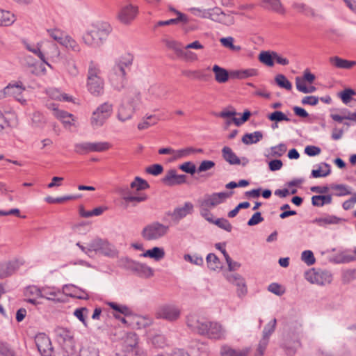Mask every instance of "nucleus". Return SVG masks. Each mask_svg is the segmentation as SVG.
Segmentation results:
<instances>
[{
	"label": "nucleus",
	"mask_w": 356,
	"mask_h": 356,
	"mask_svg": "<svg viewBox=\"0 0 356 356\" xmlns=\"http://www.w3.org/2000/svg\"><path fill=\"white\" fill-rule=\"evenodd\" d=\"M134 60L133 55L126 54L116 59L112 67L108 79L114 89L120 91L126 84V69L131 66Z\"/></svg>",
	"instance_id": "nucleus-1"
},
{
	"label": "nucleus",
	"mask_w": 356,
	"mask_h": 356,
	"mask_svg": "<svg viewBox=\"0 0 356 356\" xmlns=\"http://www.w3.org/2000/svg\"><path fill=\"white\" fill-rule=\"evenodd\" d=\"M186 323L190 328L201 335H205L213 339L225 338V329L217 322L200 321L195 316H190L187 318Z\"/></svg>",
	"instance_id": "nucleus-2"
},
{
	"label": "nucleus",
	"mask_w": 356,
	"mask_h": 356,
	"mask_svg": "<svg viewBox=\"0 0 356 356\" xmlns=\"http://www.w3.org/2000/svg\"><path fill=\"white\" fill-rule=\"evenodd\" d=\"M111 26L106 22H97L91 26L83 35V42L93 48L100 47L111 32Z\"/></svg>",
	"instance_id": "nucleus-3"
},
{
	"label": "nucleus",
	"mask_w": 356,
	"mask_h": 356,
	"mask_svg": "<svg viewBox=\"0 0 356 356\" xmlns=\"http://www.w3.org/2000/svg\"><path fill=\"white\" fill-rule=\"evenodd\" d=\"M24 47L30 52L37 56L41 61H44V55H49L52 58H58L60 51L57 45L49 41H43L37 44L23 42Z\"/></svg>",
	"instance_id": "nucleus-4"
},
{
	"label": "nucleus",
	"mask_w": 356,
	"mask_h": 356,
	"mask_svg": "<svg viewBox=\"0 0 356 356\" xmlns=\"http://www.w3.org/2000/svg\"><path fill=\"white\" fill-rule=\"evenodd\" d=\"M233 14L234 11L225 13L220 7L215 6L208 8L203 13L204 19H209L214 22L226 26H230L235 24V18Z\"/></svg>",
	"instance_id": "nucleus-5"
},
{
	"label": "nucleus",
	"mask_w": 356,
	"mask_h": 356,
	"mask_svg": "<svg viewBox=\"0 0 356 356\" xmlns=\"http://www.w3.org/2000/svg\"><path fill=\"white\" fill-rule=\"evenodd\" d=\"M113 104L104 102L99 105L92 113L90 124L94 129L103 126L105 122L111 115Z\"/></svg>",
	"instance_id": "nucleus-6"
},
{
	"label": "nucleus",
	"mask_w": 356,
	"mask_h": 356,
	"mask_svg": "<svg viewBox=\"0 0 356 356\" xmlns=\"http://www.w3.org/2000/svg\"><path fill=\"white\" fill-rule=\"evenodd\" d=\"M168 230V226L159 222H153L143 228L141 235L147 241H154L165 236Z\"/></svg>",
	"instance_id": "nucleus-7"
},
{
	"label": "nucleus",
	"mask_w": 356,
	"mask_h": 356,
	"mask_svg": "<svg viewBox=\"0 0 356 356\" xmlns=\"http://www.w3.org/2000/svg\"><path fill=\"white\" fill-rule=\"evenodd\" d=\"M111 145L108 142H84L74 145V152L79 154H86L89 152H102L108 150Z\"/></svg>",
	"instance_id": "nucleus-8"
},
{
	"label": "nucleus",
	"mask_w": 356,
	"mask_h": 356,
	"mask_svg": "<svg viewBox=\"0 0 356 356\" xmlns=\"http://www.w3.org/2000/svg\"><path fill=\"white\" fill-rule=\"evenodd\" d=\"M180 308L172 304L161 305L156 312V318L163 319L170 322L177 321L180 317Z\"/></svg>",
	"instance_id": "nucleus-9"
},
{
	"label": "nucleus",
	"mask_w": 356,
	"mask_h": 356,
	"mask_svg": "<svg viewBox=\"0 0 356 356\" xmlns=\"http://www.w3.org/2000/svg\"><path fill=\"white\" fill-rule=\"evenodd\" d=\"M234 192H220L213 193L210 195H206L202 200L200 201V207L214 208L220 204L223 203L225 200L232 196Z\"/></svg>",
	"instance_id": "nucleus-10"
},
{
	"label": "nucleus",
	"mask_w": 356,
	"mask_h": 356,
	"mask_svg": "<svg viewBox=\"0 0 356 356\" xmlns=\"http://www.w3.org/2000/svg\"><path fill=\"white\" fill-rule=\"evenodd\" d=\"M300 346V332L299 330L289 333L282 345L286 354L289 356L294 355Z\"/></svg>",
	"instance_id": "nucleus-11"
},
{
	"label": "nucleus",
	"mask_w": 356,
	"mask_h": 356,
	"mask_svg": "<svg viewBox=\"0 0 356 356\" xmlns=\"http://www.w3.org/2000/svg\"><path fill=\"white\" fill-rule=\"evenodd\" d=\"M138 14V7L131 3L124 5L120 9L117 18L123 24H131Z\"/></svg>",
	"instance_id": "nucleus-12"
},
{
	"label": "nucleus",
	"mask_w": 356,
	"mask_h": 356,
	"mask_svg": "<svg viewBox=\"0 0 356 356\" xmlns=\"http://www.w3.org/2000/svg\"><path fill=\"white\" fill-rule=\"evenodd\" d=\"M306 279L312 284L325 285L330 284L332 280V275L327 270H311L306 273Z\"/></svg>",
	"instance_id": "nucleus-13"
},
{
	"label": "nucleus",
	"mask_w": 356,
	"mask_h": 356,
	"mask_svg": "<svg viewBox=\"0 0 356 356\" xmlns=\"http://www.w3.org/2000/svg\"><path fill=\"white\" fill-rule=\"evenodd\" d=\"M127 266L129 270L140 277L149 278L154 275V270L145 264L128 259Z\"/></svg>",
	"instance_id": "nucleus-14"
},
{
	"label": "nucleus",
	"mask_w": 356,
	"mask_h": 356,
	"mask_svg": "<svg viewBox=\"0 0 356 356\" xmlns=\"http://www.w3.org/2000/svg\"><path fill=\"white\" fill-rule=\"evenodd\" d=\"M35 342L42 356H51L53 347L50 339L44 333L36 335Z\"/></svg>",
	"instance_id": "nucleus-15"
},
{
	"label": "nucleus",
	"mask_w": 356,
	"mask_h": 356,
	"mask_svg": "<svg viewBox=\"0 0 356 356\" xmlns=\"http://www.w3.org/2000/svg\"><path fill=\"white\" fill-rule=\"evenodd\" d=\"M193 204L190 202H186L182 206H179L172 211L168 212V215L170 216L172 222L178 223L181 219L193 212Z\"/></svg>",
	"instance_id": "nucleus-16"
},
{
	"label": "nucleus",
	"mask_w": 356,
	"mask_h": 356,
	"mask_svg": "<svg viewBox=\"0 0 356 356\" xmlns=\"http://www.w3.org/2000/svg\"><path fill=\"white\" fill-rule=\"evenodd\" d=\"M227 280L236 286L237 296L242 298L247 294L248 289L245 279L238 273H232L226 276Z\"/></svg>",
	"instance_id": "nucleus-17"
},
{
	"label": "nucleus",
	"mask_w": 356,
	"mask_h": 356,
	"mask_svg": "<svg viewBox=\"0 0 356 356\" xmlns=\"http://www.w3.org/2000/svg\"><path fill=\"white\" fill-rule=\"evenodd\" d=\"M161 181L168 186L180 185L186 181V176L185 175H178L176 170L171 169L165 173Z\"/></svg>",
	"instance_id": "nucleus-18"
},
{
	"label": "nucleus",
	"mask_w": 356,
	"mask_h": 356,
	"mask_svg": "<svg viewBox=\"0 0 356 356\" xmlns=\"http://www.w3.org/2000/svg\"><path fill=\"white\" fill-rule=\"evenodd\" d=\"M22 265V262L18 259L0 264V278H5L12 275Z\"/></svg>",
	"instance_id": "nucleus-19"
},
{
	"label": "nucleus",
	"mask_w": 356,
	"mask_h": 356,
	"mask_svg": "<svg viewBox=\"0 0 356 356\" xmlns=\"http://www.w3.org/2000/svg\"><path fill=\"white\" fill-rule=\"evenodd\" d=\"M222 154L223 159L231 165H245L248 163L249 161L247 158H242L240 159L232 149L229 147H224L222 149Z\"/></svg>",
	"instance_id": "nucleus-20"
},
{
	"label": "nucleus",
	"mask_w": 356,
	"mask_h": 356,
	"mask_svg": "<svg viewBox=\"0 0 356 356\" xmlns=\"http://www.w3.org/2000/svg\"><path fill=\"white\" fill-rule=\"evenodd\" d=\"M25 90V88L22 82H17L15 83H10L3 89V92L6 95L14 97L17 101L20 102H25V99L21 98L22 92Z\"/></svg>",
	"instance_id": "nucleus-21"
},
{
	"label": "nucleus",
	"mask_w": 356,
	"mask_h": 356,
	"mask_svg": "<svg viewBox=\"0 0 356 356\" xmlns=\"http://www.w3.org/2000/svg\"><path fill=\"white\" fill-rule=\"evenodd\" d=\"M62 294L63 293L60 291V290L55 287H42L41 298H46L48 300H51L54 302H62Z\"/></svg>",
	"instance_id": "nucleus-22"
},
{
	"label": "nucleus",
	"mask_w": 356,
	"mask_h": 356,
	"mask_svg": "<svg viewBox=\"0 0 356 356\" xmlns=\"http://www.w3.org/2000/svg\"><path fill=\"white\" fill-rule=\"evenodd\" d=\"M55 335L60 343L68 344L74 346V335L73 333L67 329L58 327L54 330Z\"/></svg>",
	"instance_id": "nucleus-23"
},
{
	"label": "nucleus",
	"mask_w": 356,
	"mask_h": 356,
	"mask_svg": "<svg viewBox=\"0 0 356 356\" xmlns=\"http://www.w3.org/2000/svg\"><path fill=\"white\" fill-rule=\"evenodd\" d=\"M52 109L54 115L62 122L65 127H69L74 125L76 118L72 114L63 110H59L55 107L54 105H53Z\"/></svg>",
	"instance_id": "nucleus-24"
},
{
	"label": "nucleus",
	"mask_w": 356,
	"mask_h": 356,
	"mask_svg": "<svg viewBox=\"0 0 356 356\" xmlns=\"http://www.w3.org/2000/svg\"><path fill=\"white\" fill-rule=\"evenodd\" d=\"M134 112L133 108H131L122 100L118 110L117 118L120 122H124L132 118Z\"/></svg>",
	"instance_id": "nucleus-25"
},
{
	"label": "nucleus",
	"mask_w": 356,
	"mask_h": 356,
	"mask_svg": "<svg viewBox=\"0 0 356 356\" xmlns=\"http://www.w3.org/2000/svg\"><path fill=\"white\" fill-rule=\"evenodd\" d=\"M63 292L69 296L79 299L86 300L88 295L84 290H82L73 284H66L63 287Z\"/></svg>",
	"instance_id": "nucleus-26"
},
{
	"label": "nucleus",
	"mask_w": 356,
	"mask_h": 356,
	"mask_svg": "<svg viewBox=\"0 0 356 356\" xmlns=\"http://www.w3.org/2000/svg\"><path fill=\"white\" fill-rule=\"evenodd\" d=\"M104 80L103 79L87 80V87L88 91L95 96H99L104 92Z\"/></svg>",
	"instance_id": "nucleus-27"
},
{
	"label": "nucleus",
	"mask_w": 356,
	"mask_h": 356,
	"mask_svg": "<svg viewBox=\"0 0 356 356\" xmlns=\"http://www.w3.org/2000/svg\"><path fill=\"white\" fill-rule=\"evenodd\" d=\"M170 10L173 11L177 17L175 19H170L166 21H159L157 23L158 26H166V25H172L177 24L179 23H181L183 24H186L188 22V18L187 15L185 14L175 10V8H170Z\"/></svg>",
	"instance_id": "nucleus-28"
},
{
	"label": "nucleus",
	"mask_w": 356,
	"mask_h": 356,
	"mask_svg": "<svg viewBox=\"0 0 356 356\" xmlns=\"http://www.w3.org/2000/svg\"><path fill=\"white\" fill-rule=\"evenodd\" d=\"M250 352V348L236 350L228 346H222L220 350V353L222 356H248Z\"/></svg>",
	"instance_id": "nucleus-29"
},
{
	"label": "nucleus",
	"mask_w": 356,
	"mask_h": 356,
	"mask_svg": "<svg viewBox=\"0 0 356 356\" xmlns=\"http://www.w3.org/2000/svg\"><path fill=\"white\" fill-rule=\"evenodd\" d=\"M329 61L333 66L340 69H350L356 65V61L348 60L339 56L330 57Z\"/></svg>",
	"instance_id": "nucleus-30"
},
{
	"label": "nucleus",
	"mask_w": 356,
	"mask_h": 356,
	"mask_svg": "<svg viewBox=\"0 0 356 356\" xmlns=\"http://www.w3.org/2000/svg\"><path fill=\"white\" fill-rule=\"evenodd\" d=\"M16 21L14 13L0 8V26H10Z\"/></svg>",
	"instance_id": "nucleus-31"
},
{
	"label": "nucleus",
	"mask_w": 356,
	"mask_h": 356,
	"mask_svg": "<svg viewBox=\"0 0 356 356\" xmlns=\"http://www.w3.org/2000/svg\"><path fill=\"white\" fill-rule=\"evenodd\" d=\"M122 100L136 111L141 103V96L138 92L134 91L128 94Z\"/></svg>",
	"instance_id": "nucleus-32"
},
{
	"label": "nucleus",
	"mask_w": 356,
	"mask_h": 356,
	"mask_svg": "<svg viewBox=\"0 0 356 356\" xmlns=\"http://www.w3.org/2000/svg\"><path fill=\"white\" fill-rule=\"evenodd\" d=\"M212 71L215 75V80L219 83H226L229 80V74L228 71L218 65H214Z\"/></svg>",
	"instance_id": "nucleus-33"
},
{
	"label": "nucleus",
	"mask_w": 356,
	"mask_h": 356,
	"mask_svg": "<svg viewBox=\"0 0 356 356\" xmlns=\"http://www.w3.org/2000/svg\"><path fill=\"white\" fill-rule=\"evenodd\" d=\"M343 220L333 215H327L324 217L316 218L313 220L314 223L317 224L318 226L325 227L327 225H337L341 222Z\"/></svg>",
	"instance_id": "nucleus-34"
},
{
	"label": "nucleus",
	"mask_w": 356,
	"mask_h": 356,
	"mask_svg": "<svg viewBox=\"0 0 356 356\" xmlns=\"http://www.w3.org/2000/svg\"><path fill=\"white\" fill-rule=\"evenodd\" d=\"M258 74V71L256 69H245L234 70L230 72V76L233 78L243 79L251 76H255Z\"/></svg>",
	"instance_id": "nucleus-35"
},
{
	"label": "nucleus",
	"mask_w": 356,
	"mask_h": 356,
	"mask_svg": "<svg viewBox=\"0 0 356 356\" xmlns=\"http://www.w3.org/2000/svg\"><path fill=\"white\" fill-rule=\"evenodd\" d=\"M202 152V149H195L192 147H188L180 149L175 150L174 160H179L186 158L191 154Z\"/></svg>",
	"instance_id": "nucleus-36"
},
{
	"label": "nucleus",
	"mask_w": 356,
	"mask_h": 356,
	"mask_svg": "<svg viewBox=\"0 0 356 356\" xmlns=\"http://www.w3.org/2000/svg\"><path fill=\"white\" fill-rule=\"evenodd\" d=\"M141 256L149 257L158 261L164 258L165 251L162 248L154 247L152 249L147 250L145 252L142 254Z\"/></svg>",
	"instance_id": "nucleus-37"
},
{
	"label": "nucleus",
	"mask_w": 356,
	"mask_h": 356,
	"mask_svg": "<svg viewBox=\"0 0 356 356\" xmlns=\"http://www.w3.org/2000/svg\"><path fill=\"white\" fill-rule=\"evenodd\" d=\"M61 45L65 47L67 49L74 51L79 52L81 51V47L77 43V42L73 39L71 36L66 34L65 37H63V40L60 43Z\"/></svg>",
	"instance_id": "nucleus-38"
},
{
	"label": "nucleus",
	"mask_w": 356,
	"mask_h": 356,
	"mask_svg": "<svg viewBox=\"0 0 356 356\" xmlns=\"http://www.w3.org/2000/svg\"><path fill=\"white\" fill-rule=\"evenodd\" d=\"M263 138L261 131H257L250 134H245L242 138V142L245 145L255 144Z\"/></svg>",
	"instance_id": "nucleus-39"
},
{
	"label": "nucleus",
	"mask_w": 356,
	"mask_h": 356,
	"mask_svg": "<svg viewBox=\"0 0 356 356\" xmlns=\"http://www.w3.org/2000/svg\"><path fill=\"white\" fill-rule=\"evenodd\" d=\"M208 268L211 270H220L222 268L221 262L218 257L213 253H209L206 257Z\"/></svg>",
	"instance_id": "nucleus-40"
},
{
	"label": "nucleus",
	"mask_w": 356,
	"mask_h": 356,
	"mask_svg": "<svg viewBox=\"0 0 356 356\" xmlns=\"http://www.w3.org/2000/svg\"><path fill=\"white\" fill-rule=\"evenodd\" d=\"M159 121V118L154 115L145 116L141 122L138 124L139 130L147 129L152 125H154Z\"/></svg>",
	"instance_id": "nucleus-41"
},
{
	"label": "nucleus",
	"mask_w": 356,
	"mask_h": 356,
	"mask_svg": "<svg viewBox=\"0 0 356 356\" xmlns=\"http://www.w3.org/2000/svg\"><path fill=\"white\" fill-rule=\"evenodd\" d=\"M101 70L97 63L90 61L88 65L87 80L102 79L100 76Z\"/></svg>",
	"instance_id": "nucleus-42"
},
{
	"label": "nucleus",
	"mask_w": 356,
	"mask_h": 356,
	"mask_svg": "<svg viewBox=\"0 0 356 356\" xmlns=\"http://www.w3.org/2000/svg\"><path fill=\"white\" fill-rule=\"evenodd\" d=\"M330 172V165L326 163H323L318 169L312 171V176L314 178L324 177L329 175Z\"/></svg>",
	"instance_id": "nucleus-43"
},
{
	"label": "nucleus",
	"mask_w": 356,
	"mask_h": 356,
	"mask_svg": "<svg viewBox=\"0 0 356 356\" xmlns=\"http://www.w3.org/2000/svg\"><path fill=\"white\" fill-rule=\"evenodd\" d=\"M99 253L110 257H115L117 255V251L114 246L106 239H104Z\"/></svg>",
	"instance_id": "nucleus-44"
},
{
	"label": "nucleus",
	"mask_w": 356,
	"mask_h": 356,
	"mask_svg": "<svg viewBox=\"0 0 356 356\" xmlns=\"http://www.w3.org/2000/svg\"><path fill=\"white\" fill-rule=\"evenodd\" d=\"M275 51H261L259 54V60L263 64L268 66L272 67L274 65V53Z\"/></svg>",
	"instance_id": "nucleus-45"
},
{
	"label": "nucleus",
	"mask_w": 356,
	"mask_h": 356,
	"mask_svg": "<svg viewBox=\"0 0 356 356\" xmlns=\"http://www.w3.org/2000/svg\"><path fill=\"white\" fill-rule=\"evenodd\" d=\"M124 344L127 350H132L138 344L137 335L134 332H128L123 338Z\"/></svg>",
	"instance_id": "nucleus-46"
},
{
	"label": "nucleus",
	"mask_w": 356,
	"mask_h": 356,
	"mask_svg": "<svg viewBox=\"0 0 356 356\" xmlns=\"http://www.w3.org/2000/svg\"><path fill=\"white\" fill-rule=\"evenodd\" d=\"M332 198L330 195H314L312 197V204L315 207H323L332 202Z\"/></svg>",
	"instance_id": "nucleus-47"
},
{
	"label": "nucleus",
	"mask_w": 356,
	"mask_h": 356,
	"mask_svg": "<svg viewBox=\"0 0 356 356\" xmlns=\"http://www.w3.org/2000/svg\"><path fill=\"white\" fill-rule=\"evenodd\" d=\"M263 6L268 9L282 13L284 10L280 0H261Z\"/></svg>",
	"instance_id": "nucleus-48"
},
{
	"label": "nucleus",
	"mask_w": 356,
	"mask_h": 356,
	"mask_svg": "<svg viewBox=\"0 0 356 356\" xmlns=\"http://www.w3.org/2000/svg\"><path fill=\"white\" fill-rule=\"evenodd\" d=\"M293 6L294 9H296L298 13H300L306 16H315L314 10L305 3H294Z\"/></svg>",
	"instance_id": "nucleus-49"
},
{
	"label": "nucleus",
	"mask_w": 356,
	"mask_h": 356,
	"mask_svg": "<svg viewBox=\"0 0 356 356\" xmlns=\"http://www.w3.org/2000/svg\"><path fill=\"white\" fill-rule=\"evenodd\" d=\"M275 81L282 88H284L287 90H291L292 88L291 83L286 79V77L282 74H277L275 77Z\"/></svg>",
	"instance_id": "nucleus-50"
},
{
	"label": "nucleus",
	"mask_w": 356,
	"mask_h": 356,
	"mask_svg": "<svg viewBox=\"0 0 356 356\" xmlns=\"http://www.w3.org/2000/svg\"><path fill=\"white\" fill-rule=\"evenodd\" d=\"M130 186L132 189L140 191L149 188V186L145 180L141 179L139 177H136L131 183Z\"/></svg>",
	"instance_id": "nucleus-51"
},
{
	"label": "nucleus",
	"mask_w": 356,
	"mask_h": 356,
	"mask_svg": "<svg viewBox=\"0 0 356 356\" xmlns=\"http://www.w3.org/2000/svg\"><path fill=\"white\" fill-rule=\"evenodd\" d=\"M268 119L272 122L290 121V119L282 111H276L268 115Z\"/></svg>",
	"instance_id": "nucleus-52"
},
{
	"label": "nucleus",
	"mask_w": 356,
	"mask_h": 356,
	"mask_svg": "<svg viewBox=\"0 0 356 356\" xmlns=\"http://www.w3.org/2000/svg\"><path fill=\"white\" fill-rule=\"evenodd\" d=\"M234 38L229 36L226 38H222L220 39V42L222 46L225 47L229 48L231 50L238 51L241 49L240 46H236L234 44Z\"/></svg>",
	"instance_id": "nucleus-53"
},
{
	"label": "nucleus",
	"mask_w": 356,
	"mask_h": 356,
	"mask_svg": "<svg viewBox=\"0 0 356 356\" xmlns=\"http://www.w3.org/2000/svg\"><path fill=\"white\" fill-rule=\"evenodd\" d=\"M277 321L273 318L270 321L264 328L263 330V339L269 340L270 336L274 332L276 327Z\"/></svg>",
	"instance_id": "nucleus-54"
},
{
	"label": "nucleus",
	"mask_w": 356,
	"mask_h": 356,
	"mask_svg": "<svg viewBox=\"0 0 356 356\" xmlns=\"http://www.w3.org/2000/svg\"><path fill=\"white\" fill-rule=\"evenodd\" d=\"M104 211L102 207H97L91 211H85L83 207L80 209L79 213L81 216L83 218H90L93 216H100Z\"/></svg>",
	"instance_id": "nucleus-55"
},
{
	"label": "nucleus",
	"mask_w": 356,
	"mask_h": 356,
	"mask_svg": "<svg viewBox=\"0 0 356 356\" xmlns=\"http://www.w3.org/2000/svg\"><path fill=\"white\" fill-rule=\"evenodd\" d=\"M147 197L145 195H140L138 196L131 195H126L123 196V200L127 203H133V206H136V203L141 202L145 201Z\"/></svg>",
	"instance_id": "nucleus-56"
},
{
	"label": "nucleus",
	"mask_w": 356,
	"mask_h": 356,
	"mask_svg": "<svg viewBox=\"0 0 356 356\" xmlns=\"http://www.w3.org/2000/svg\"><path fill=\"white\" fill-rule=\"evenodd\" d=\"M47 32L49 35L59 44L61 43L63 40V37L66 35V33L58 29H49L47 30Z\"/></svg>",
	"instance_id": "nucleus-57"
},
{
	"label": "nucleus",
	"mask_w": 356,
	"mask_h": 356,
	"mask_svg": "<svg viewBox=\"0 0 356 356\" xmlns=\"http://www.w3.org/2000/svg\"><path fill=\"white\" fill-rule=\"evenodd\" d=\"M65 68L69 74L72 76H76L79 74V70L76 65L75 61L72 59L66 60Z\"/></svg>",
	"instance_id": "nucleus-58"
},
{
	"label": "nucleus",
	"mask_w": 356,
	"mask_h": 356,
	"mask_svg": "<svg viewBox=\"0 0 356 356\" xmlns=\"http://www.w3.org/2000/svg\"><path fill=\"white\" fill-rule=\"evenodd\" d=\"M212 223L229 232H230L232 229V225L227 219L225 218H218L216 220H213Z\"/></svg>",
	"instance_id": "nucleus-59"
},
{
	"label": "nucleus",
	"mask_w": 356,
	"mask_h": 356,
	"mask_svg": "<svg viewBox=\"0 0 356 356\" xmlns=\"http://www.w3.org/2000/svg\"><path fill=\"white\" fill-rule=\"evenodd\" d=\"M103 241L104 239L96 238L89 243V250H90L92 255L94 252H99Z\"/></svg>",
	"instance_id": "nucleus-60"
},
{
	"label": "nucleus",
	"mask_w": 356,
	"mask_h": 356,
	"mask_svg": "<svg viewBox=\"0 0 356 356\" xmlns=\"http://www.w3.org/2000/svg\"><path fill=\"white\" fill-rule=\"evenodd\" d=\"M178 56L183 58L187 61H196L198 59V57L196 54L193 51L184 49L183 47L181 50V52L178 55Z\"/></svg>",
	"instance_id": "nucleus-61"
},
{
	"label": "nucleus",
	"mask_w": 356,
	"mask_h": 356,
	"mask_svg": "<svg viewBox=\"0 0 356 356\" xmlns=\"http://www.w3.org/2000/svg\"><path fill=\"white\" fill-rule=\"evenodd\" d=\"M301 259L308 266L313 265L315 263V257L311 250H305L301 254Z\"/></svg>",
	"instance_id": "nucleus-62"
},
{
	"label": "nucleus",
	"mask_w": 356,
	"mask_h": 356,
	"mask_svg": "<svg viewBox=\"0 0 356 356\" xmlns=\"http://www.w3.org/2000/svg\"><path fill=\"white\" fill-rule=\"evenodd\" d=\"M287 147L285 144L280 143L278 145L271 147V154L273 156H282L286 151Z\"/></svg>",
	"instance_id": "nucleus-63"
},
{
	"label": "nucleus",
	"mask_w": 356,
	"mask_h": 356,
	"mask_svg": "<svg viewBox=\"0 0 356 356\" xmlns=\"http://www.w3.org/2000/svg\"><path fill=\"white\" fill-rule=\"evenodd\" d=\"M80 356H99V353L95 347L86 346L81 349Z\"/></svg>",
	"instance_id": "nucleus-64"
}]
</instances>
